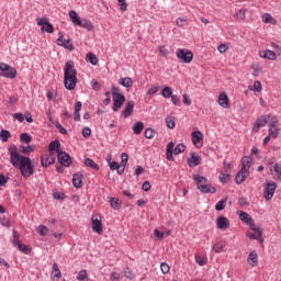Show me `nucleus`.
<instances>
[{
	"instance_id": "obj_1",
	"label": "nucleus",
	"mask_w": 281,
	"mask_h": 281,
	"mask_svg": "<svg viewBox=\"0 0 281 281\" xmlns=\"http://www.w3.org/2000/svg\"><path fill=\"white\" fill-rule=\"evenodd\" d=\"M10 153V162L14 168H19L22 177L24 179H30L34 175V166L32 165V159L27 156L19 154V147L15 145L8 148Z\"/></svg>"
},
{
	"instance_id": "obj_2",
	"label": "nucleus",
	"mask_w": 281,
	"mask_h": 281,
	"mask_svg": "<svg viewBox=\"0 0 281 281\" xmlns=\"http://www.w3.org/2000/svg\"><path fill=\"white\" fill-rule=\"evenodd\" d=\"M64 85L68 91H74L78 85V70L74 68V61L68 60L64 67Z\"/></svg>"
},
{
	"instance_id": "obj_3",
	"label": "nucleus",
	"mask_w": 281,
	"mask_h": 281,
	"mask_svg": "<svg viewBox=\"0 0 281 281\" xmlns=\"http://www.w3.org/2000/svg\"><path fill=\"white\" fill-rule=\"evenodd\" d=\"M193 181L202 194H216V188L210 184V181L205 178V176L194 175Z\"/></svg>"
},
{
	"instance_id": "obj_4",
	"label": "nucleus",
	"mask_w": 281,
	"mask_h": 281,
	"mask_svg": "<svg viewBox=\"0 0 281 281\" xmlns=\"http://www.w3.org/2000/svg\"><path fill=\"white\" fill-rule=\"evenodd\" d=\"M112 98H113V102H114L112 110L115 113H117V111H120V109H122L124 102H126V97L122 92H120V88L113 86L112 87Z\"/></svg>"
},
{
	"instance_id": "obj_5",
	"label": "nucleus",
	"mask_w": 281,
	"mask_h": 281,
	"mask_svg": "<svg viewBox=\"0 0 281 281\" xmlns=\"http://www.w3.org/2000/svg\"><path fill=\"white\" fill-rule=\"evenodd\" d=\"M16 68L5 64H0V77L1 78H9L10 80H14L16 78Z\"/></svg>"
},
{
	"instance_id": "obj_6",
	"label": "nucleus",
	"mask_w": 281,
	"mask_h": 281,
	"mask_svg": "<svg viewBox=\"0 0 281 281\" xmlns=\"http://www.w3.org/2000/svg\"><path fill=\"white\" fill-rule=\"evenodd\" d=\"M176 56L180 63H192V59L194 58V54H192L191 50L183 49V48H178L176 50Z\"/></svg>"
},
{
	"instance_id": "obj_7",
	"label": "nucleus",
	"mask_w": 281,
	"mask_h": 281,
	"mask_svg": "<svg viewBox=\"0 0 281 281\" xmlns=\"http://www.w3.org/2000/svg\"><path fill=\"white\" fill-rule=\"evenodd\" d=\"M276 190H278V183L273 181H267L265 191H263V196L266 201H271L273 199V194H276Z\"/></svg>"
},
{
	"instance_id": "obj_8",
	"label": "nucleus",
	"mask_w": 281,
	"mask_h": 281,
	"mask_svg": "<svg viewBox=\"0 0 281 281\" xmlns=\"http://www.w3.org/2000/svg\"><path fill=\"white\" fill-rule=\"evenodd\" d=\"M14 247H18L22 254H30L32 250L30 249V246H25L23 241L19 240V232L16 229H13V240H12Z\"/></svg>"
},
{
	"instance_id": "obj_9",
	"label": "nucleus",
	"mask_w": 281,
	"mask_h": 281,
	"mask_svg": "<svg viewBox=\"0 0 281 281\" xmlns=\"http://www.w3.org/2000/svg\"><path fill=\"white\" fill-rule=\"evenodd\" d=\"M36 23L42 27V32H47V34H54V25L49 23V20H47V18H37Z\"/></svg>"
},
{
	"instance_id": "obj_10",
	"label": "nucleus",
	"mask_w": 281,
	"mask_h": 281,
	"mask_svg": "<svg viewBox=\"0 0 281 281\" xmlns=\"http://www.w3.org/2000/svg\"><path fill=\"white\" fill-rule=\"evenodd\" d=\"M57 160L59 161L60 166H64L65 168H69V166H71V156H69L67 151H59L57 154Z\"/></svg>"
},
{
	"instance_id": "obj_11",
	"label": "nucleus",
	"mask_w": 281,
	"mask_h": 281,
	"mask_svg": "<svg viewBox=\"0 0 281 281\" xmlns=\"http://www.w3.org/2000/svg\"><path fill=\"white\" fill-rule=\"evenodd\" d=\"M92 229L95 234H102L104 229L102 228V217L100 215H93L92 218Z\"/></svg>"
},
{
	"instance_id": "obj_12",
	"label": "nucleus",
	"mask_w": 281,
	"mask_h": 281,
	"mask_svg": "<svg viewBox=\"0 0 281 281\" xmlns=\"http://www.w3.org/2000/svg\"><path fill=\"white\" fill-rule=\"evenodd\" d=\"M269 117H271V115H261L259 119H257L256 123L254 124L252 131L255 133H258V131H260L262 126H267Z\"/></svg>"
},
{
	"instance_id": "obj_13",
	"label": "nucleus",
	"mask_w": 281,
	"mask_h": 281,
	"mask_svg": "<svg viewBox=\"0 0 281 281\" xmlns=\"http://www.w3.org/2000/svg\"><path fill=\"white\" fill-rule=\"evenodd\" d=\"M192 143L196 148H203V133L195 131L191 133Z\"/></svg>"
},
{
	"instance_id": "obj_14",
	"label": "nucleus",
	"mask_w": 281,
	"mask_h": 281,
	"mask_svg": "<svg viewBox=\"0 0 281 281\" xmlns=\"http://www.w3.org/2000/svg\"><path fill=\"white\" fill-rule=\"evenodd\" d=\"M57 45L60 47H65V49H69V52H74V44L70 40H65L63 33H59V37L57 38Z\"/></svg>"
},
{
	"instance_id": "obj_15",
	"label": "nucleus",
	"mask_w": 281,
	"mask_h": 281,
	"mask_svg": "<svg viewBox=\"0 0 281 281\" xmlns=\"http://www.w3.org/2000/svg\"><path fill=\"white\" fill-rule=\"evenodd\" d=\"M189 168H196L201 165V156L195 153H191V157L187 159Z\"/></svg>"
},
{
	"instance_id": "obj_16",
	"label": "nucleus",
	"mask_w": 281,
	"mask_h": 281,
	"mask_svg": "<svg viewBox=\"0 0 281 281\" xmlns=\"http://www.w3.org/2000/svg\"><path fill=\"white\" fill-rule=\"evenodd\" d=\"M135 109V101H127L125 104V109L123 110V117H131L133 115V111Z\"/></svg>"
},
{
	"instance_id": "obj_17",
	"label": "nucleus",
	"mask_w": 281,
	"mask_h": 281,
	"mask_svg": "<svg viewBox=\"0 0 281 281\" xmlns=\"http://www.w3.org/2000/svg\"><path fill=\"white\" fill-rule=\"evenodd\" d=\"M216 225L218 227V229H228L229 228V220L223 215L217 217V222Z\"/></svg>"
},
{
	"instance_id": "obj_18",
	"label": "nucleus",
	"mask_w": 281,
	"mask_h": 281,
	"mask_svg": "<svg viewBox=\"0 0 281 281\" xmlns=\"http://www.w3.org/2000/svg\"><path fill=\"white\" fill-rule=\"evenodd\" d=\"M249 168H251V157L245 156L241 158V171L249 175Z\"/></svg>"
},
{
	"instance_id": "obj_19",
	"label": "nucleus",
	"mask_w": 281,
	"mask_h": 281,
	"mask_svg": "<svg viewBox=\"0 0 281 281\" xmlns=\"http://www.w3.org/2000/svg\"><path fill=\"white\" fill-rule=\"evenodd\" d=\"M217 102L223 109H229V98L227 97V93L221 92Z\"/></svg>"
},
{
	"instance_id": "obj_20",
	"label": "nucleus",
	"mask_w": 281,
	"mask_h": 281,
	"mask_svg": "<svg viewBox=\"0 0 281 281\" xmlns=\"http://www.w3.org/2000/svg\"><path fill=\"white\" fill-rule=\"evenodd\" d=\"M108 161H109L110 170H116L117 175H124V168L122 167L121 164H119L117 161L111 162V158L108 159Z\"/></svg>"
},
{
	"instance_id": "obj_21",
	"label": "nucleus",
	"mask_w": 281,
	"mask_h": 281,
	"mask_svg": "<svg viewBox=\"0 0 281 281\" xmlns=\"http://www.w3.org/2000/svg\"><path fill=\"white\" fill-rule=\"evenodd\" d=\"M82 179H83V176L82 173H75L72 176V186L74 188H77V189H80L82 188Z\"/></svg>"
},
{
	"instance_id": "obj_22",
	"label": "nucleus",
	"mask_w": 281,
	"mask_h": 281,
	"mask_svg": "<svg viewBox=\"0 0 281 281\" xmlns=\"http://www.w3.org/2000/svg\"><path fill=\"white\" fill-rule=\"evenodd\" d=\"M260 58H267L268 60H276L278 56L273 50H262L259 53Z\"/></svg>"
},
{
	"instance_id": "obj_23",
	"label": "nucleus",
	"mask_w": 281,
	"mask_h": 281,
	"mask_svg": "<svg viewBox=\"0 0 281 281\" xmlns=\"http://www.w3.org/2000/svg\"><path fill=\"white\" fill-rule=\"evenodd\" d=\"M54 164H56V158L49 157V156H47V154L42 156V166L44 168H47V167H49V166H52Z\"/></svg>"
},
{
	"instance_id": "obj_24",
	"label": "nucleus",
	"mask_w": 281,
	"mask_h": 281,
	"mask_svg": "<svg viewBox=\"0 0 281 281\" xmlns=\"http://www.w3.org/2000/svg\"><path fill=\"white\" fill-rule=\"evenodd\" d=\"M247 177H249V175L240 169L235 176V183H237V186L245 183V179H247Z\"/></svg>"
},
{
	"instance_id": "obj_25",
	"label": "nucleus",
	"mask_w": 281,
	"mask_h": 281,
	"mask_svg": "<svg viewBox=\"0 0 281 281\" xmlns=\"http://www.w3.org/2000/svg\"><path fill=\"white\" fill-rule=\"evenodd\" d=\"M48 150H49V153L55 150L57 153V155L60 151H63V149H60V140H53V142H50L49 145H48Z\"/></svg>"
},
{
	"instance_id": "obj_26",
	"label": "nucleus",
	"mask_w": 281,
	"mask_h": 281,
	"mask_svg": "<svg viewBox=\"0 0 281 281\" xmlns=\"http://www.w3.org/2000/svg\"><path fill=\"white\" fill-rule=\"evenodd\" d=\"M57 279L63 278V273L60 272V269L58 268V263H53V271H52V280L55 281Z\"/></svg>"
},
{
	"instance_id": "obj_27",
	"label": "nucleus",
	"mask_w": 281,
	"mask_h": 281,
	"mask_svg": "<svg viewBox=\"0 0 281 281\" xmlns=\"http://www.w3.org/2000/svg\"><path fill=\"white\" fill-rule=\"evenodd\" d=\"M239 218L247 225H251V223H254V218H251V215L243 211L239 212Z\"/></svg>"
},
{
	"instance_id": "obj_28",
	"label": "nucleus",
	"mask_w": 281,
	"mask_h": 281,
	"mask_svg": "<svg viewBox=\"0 0 281 281\" xmlns=\"http://www.w3.org/2000/svg\"><path fill=\"white\" fill-rule=\"evenodd\" d=\"M119 85H122V87H125L126 89H131V87H133V79L131 77L121 78Z\"/></svg>"
},
{
	"instance_id": "obj_29",
	"label": "nucleus",
	"mask_w": 281,
	"mask_h": 281,
	"mask_svg": "<svg viewBox=\"0 0 281 281\" xmlns=\"http://www.w3.org/2000/svg\"><path fill=\"white\" fill-rule=\"evenodd\" d=\"M135 135H142V131H144V122L138 121L132 127Z\"/></svg>"
},
{
	"instance_id": "obj_30",
	"label": "nucleus",
	"mask_w": 281,
	"mask_h": 281,
	"mask_svg": "<svg viewBox=\"0 0 281 281\" xmlns=\"http://www.w3.org/2000/svg\"><path fill=\"white\" fill-rule=\"evenodd\" d=\"M247 236L251 238V240H260V243H265V238H262V231L258 229L256 233H250Z\"/></svg>"
},
{
	"instance_id": "obj_31",
	"label": "nucleus",
	"mask_w": 281,
	"mask_h": 281,
	"mask_svg": "<svg viewBox=\"0 0 281 281\" xmlns=\"http://www.w3.org/2000/svg\"><path fill=\"white\" fill-rule=\"evenodd\" d=\"M85 166H87V168H92V170H100V165L95 164L91 158L85 159Z\"/></svg>"
},
{
	"instance_id": "obj_32",
	"label": "nucleus",
	"mask_w": 281,
	"mask_h": 281,
	"mask_svg": "<svg viewBox=\"0 0 281 281\" xmlns=\"http://www.w3.org/2000/svg\"><path fill=\"white\" fill-rule=\"evenodd\" d=\"M19 150H20V153H23V155H29V153H34L35 146H33V145H29V146L20 145Z\"/></svg>"
},
{
	"instance_id": "obj_33",
	"label": "nucleus",
	"mask_w": 281,
	"mask_h": 281,
	"mask_svg": "<svg viewBox=\"0 0 281 281\" xmlns=\"http://www.w3.org/2000/svg\"><path fill=\"white\" fill-rule=\"evenodd\" d=\"M270 172H274L277 179L281 181V165L274 164L272 167H270Z\"/></svg>"
},
{
	"instance_id": "obj_34",
	"label": "nucleus",
	"mask_w": 281,
	"mask_h": 281,
	"mask_svg": "<svg viewBox=\"0 0 281 281\" xmlns=\"http://www.w3.org/2000/svg\"><path fill=\"white\" fill-rule=\"evenodd\" d=\"M69 19L71 20V22L75 24V25H79L80 24V16H78V13H76V11L74 10H70L69 11Z\"/></svg>"
},
{
	"instance_id": "obj_35",
	"label": "nucleus",
	"mask_w": 281,
	"mask_h": 281,
	"mask_svg": "<svg viewBox=\"0 0 281 281\" xmlns=\"http://www.w3.org/2000/svg\"><path fill=\"white\" fill-rule=\"evenodd\" d=\"M78 26L85 27V30H88V32L93 30V24L89 20H80V24H78Z\"/></svg>"
},
{
	"instance_id": "obj_36",
	"label": "nucleus",
	"mask_w": 281,
	"mask_h": 281,
	"mask_svg": "<svg viewBox=\"0 0 281 281\" xmlns=\"http://www.w3.org/2000/svg\"><path fill=\"white\" fill-rule=\"evenodd\" d=\"M248 262L251 265V267H256L258 265V254L256 251L248 255Z\"/></svg>"
},
{
	"instance_id": "obj_37",
	"label": "nucleus",
	"mask_w": 281,
	"mask_h": 281,
	"mask_svg": "<svg viewBox=\"0 0 281 281\" xmlns=\"http://www.w3.org/2000/svg\"><path fill=\"white\" fill-rule=\"evenodd\" d=\"M110 205L113 210H121L122 209V202H120V199H117V198H111L110 199Z\"/></svg>"
},
{
	"instance_id": "obj_38",
	"label": "nucleus",
	"mask_w": 281,
	"mask_h": 281,
	"mask_svg": "<svg viewBox=\"0 0 281 281\" xmlns=\"http://www.w3.org/2000/svg\"><path fill=\"white\" fill-rule=\"evenodd\" d=\"M87 63H90L91 65H98V56L93 53H88L86 55Z\"/></svg>"
},
{
	"instance_id": "obj_39",
	"label": "nucleus",
	"mask_w": 281,
	"mask_h": 281,
	"mask_svg": "<svg viewBox=\"0 0 281 281\" xmlns=\"http://www.w3.org/2000/svg\"><path fill=\"white\" fill-rule=\"evenodd\" d=\"M227 206V198H225L224 200L218 201L215 204V210L216 212H223V210Z\"/></svg>"
},
{
	"instance_id": "obj_40",
	"label": "nucleus",
	"mask_w": 281,
	"mask_h": 281,
	"mask_svg": "<svg viewBox=\"0 0 281 281\" xmlns=\"http://www.w3.org/2000/svg\"><path fill=\"white\" fill-rule=\"evenodd\" d=\"M195 262L200 267H205L207 265V258L202 257L201 255H195Z\"/></svg>"
},
{
	"instance_id": "obj_41",
	"label": "nucleus",
	"mask_w": 281,
	"mask_h": 281,
	"mask_svg": "<svg viewBox=\"0 0 281 281\" xmlns=\"http://www.w3.org/2000/svg\"><path fill=\"white\" fill-rule=\"evenodd\" d=\"M262 21L263 23H271V25H276L277 23L276 19H273V16H271L269 13H265L262 15Z\"/></svg>"
},
{
	"instance_id": "obj_42",
	"label": "nucleus",
	"mask_w": 281,
	"mask_h": 281,
	"mask_svg": "<svg viewBox=\"0 0 281 281\" xmlns=\"http://www.w3.org/2000/svg\"><path fill=\"white\" fill-rule=\"evenodd\" d=\"M9 137H12V134H10V131H8V130H1L0 131V139H1V142H8Z\"/></svg>"
},
{
	"instance_id": "obj_43",
	"label": "nucleus",
	"mask_w": 281,
	"mask_h": 281,
	"mask_svg": "<svg viewBox=\"0 0 281 281\" xmlns=\"http://www.w3.org/2000/svg\"><path fill=\"white\" fill-rule=\"evenodd\" d=\"M20 142H22V144H30L32 142V136L27 133H22L20 135Z\"/></svg>"
},
{
	"instance_id": "obj_44",
	"label": "nucleus",
	"mask_w": 281,
	"mask_h": 281,
	"mask_svg": "<svg viewBox=\"0 0 281 281\" xmlns=\"http://www.w3.org/2000/svg\"><path fill=\"white\" fill-rule=\"evenodd\" d=\"M162 98H172V88L170 87H165L161 91Z\"/></svg>"
},
{
	"instance_id": "obj_45",
	"label": "nucleus",
	"mask_w": 281,
	"mask_h": 281,
	"mask_svg": "<svg viewBox=\"0 0 281 281\" xmlns=\"http://www.w3.org/2000/svg\"><path fill=\"white\" fill-rule=\"evenodd\" d=\"M181 153H186V145L180 143L175 147L173 154L181 155Z\"/></svg>"
},
{
	"instance_id": "obj_46",
	"label": "nucleus",
	"mask_w": 281,
	"mask_h": 281,
	"mask_svg": "<svg viewBox=\"0 0 281 281\" xmlns=\"http://www.w3.org/2000/svg\"><path fill=\"white\" fill-rule=\"evenodd\" d=\"M121 166L124 168V170H126V164H128V154L123 153L121 155Z\"/></svg>"
},
{
	"instance_id": "obj_47",
	"label": "nucleus",
	"mask_w": 281,
	"mask_h": 281,
	"mask_svg": "<svg viewBox=\"0 0 281 281\" xmlns=\"http://www.w3.org/2000/svg\"><path fill=\"white\" fill-rule=\"evenodd\" d=\"M251 69H254V76H260V74H262V67H260V64H254L251 66Z\"/></svg>"
},
{
	"instance_id": "obj_48",
	"label": "nucleus",
	"mask_w": 281,
	"mask_h": 281,
	"mask_svg": "<svg viewBox=\"0 0 281 281\" xmlns=\"http://www.w3.org/2000/svg\"><path fill=\"white\" fill-rule=\"evenodd\" d=\"M268 133L270 137H273V139H278V135H280V128H269Z\"/></svg>"
},
{
	"instance_id": "obj_49",
	"label": "nucleus",
	"mask_w": 281,
	"mask_h": 281,
	"mask_svg": "<svg viewBox=\"0 0 281 281\" xmlns=\"http://www.w3.org/2000/svg\"><path fill=\"white\" fill-rule=\"evenodd\" d=\"M155 130L148 127L145 130V137L146 139H153V137H155Z\"/></svg>"
},
{
	"instance_id": "obj_50",
	"label": "nucleus",
	"mask_w": 281,
	"mask_h": 281,
	"mask_svg": "<svg viewBox=\"0 0 281 281\" xmlns=\"http://www.w3.org/2000/svg\"><path fill=\"white\" fill-rule=\"evenodd\" d=\"M279 122L280 121L278 120V116H272L269 123V128H272V130L278 128Z\"/></svg>"
},
{
	"instance_id": "obj_51",
	"label": "nucleus",
	"mask_w": 281,
	"mask_h": 281,
	"mask_svg": "<svg viewBox=\"0 0 281 281\" xmlns=\"http://www.w3.org/2000/svg\"><path fill=\"white\" fill-rule=\"evenodd\" d=\"M47 232H49V228H47V226L45 225H41L37 228V233L40 234V236H47Z\"/></svg>"
},
{
	"instance_id": "obj_52",
	"label": "nucleus",
	"mask_w": 281,
	"mask_h": 281,
	"mask_svg": "<svg viewBox=\"0 0 281 281\" xmlns=\"http://www.w3.org/2000/svg\"><path fill=\"white\" fill-rule=\"evenodd\" d=\"M166 124H167V128H175V126H176L175 117L173 116H168L166 119Z\"/></svg>"
},
{
	"instance_id": "obj_53",
	"label": "nucleus",
	"mask_w": 281,
	"mask_h": 281,
	"mask_svg": "<svg viewBox=\"0 0 281 281\" xmlns=\"http://www.w3.org/2000/svg\"><path fill=\"white\" fill-rule=\"evenodd\" d=\"M124 276L125 278H127L128 280H134L135 278V273H133V270L130 268H125L124 270Z\"/></svg>"
},
{
	"instance_id": "obj_54",
	"label": "nucleus",
	"mask_w": 281,
	"mask_h": 281,
	"mask_svg": "<svg viewBox=\"0 0 281 281\" xmlns=\"http://www.w3.org/2000/svg\"><path fill=\"white\" fill-rule=\"evenodd\" d=\"M77 280H79V281H89L87 279V270L83 269V270L79 271V273L77 276Z\"/></svg>"
},
{
	"instance_id": "obj_55",
	"label": "nucleus",
	"mask_w": 281,
	"mask_h": 281,
	"mask_svg": "<svg viewBox=\"0 0 281 281\" xmlns=\"http://www.w3.org/2000/svg\"><path fill=\"white\" fill-rule=\"evenodd\" d=\"M229 173L227 172H221L220 175V181L221 183H227V181H229Z\"/></svg>"
},
{
	"instance_id": "obj_56",
	"label": "nucleus",
	"mask_w": 281,
	"mask_h": 281,
	"mask_svg": "<svg viewBox=\"0 0 281 281\" xmlns=\"http://www.w3.org/2000/svg\"><path fill=\"white\" fill-rule=\"evenodd\" d=\"M119 1V7L121 12H126L128 4L126 3V0H117Z\"/></svg>"
},
{
	"instance_id": "obj_57",
	"label": "nucleus",
	"mask_w": 281,
	"mask_h": 281,
	"mask_svg": "<svg viewBox=\"0 0 281 281\" xmlns=\"http://www.w3.org/2000/svg\"><path fill=\"white\" fill-rule=\"evenodd\" d=\"M91 87L94 91H100V89H102V85H100L95 79L91 81Z\"/></svg>"
},
{
	"instance_id": "obj_58",
	"label": "nucleus",
	"mask_w": 281,
	"mask_h": 281,
	"mask_svg": "<svg viewBox=\"0 0 281 281\" xmlns=\"http://www.w3.org/2000/svg\"><path fill=\"white\" fill-rule=\"evenodd\" d=\"M160 271L162 272V273H169V271H170V266H168V263H166V262H162L161 265H160Z\"/></svg>"
},
{
	"instance_id": "obj_59",
	"label": "nucleus",
	"mask_w": 281,
	"mask_h": 281,
	"mask_svg": "<svg viewBox=\"0 0 281 281\" xmlns=\"http://www.w3.org/2000/svg\"><path fill=\"white\" fill-rule=\"evenodd\" d=\"M171 102H172V104H175V106H181V100H180L179 97L176 95V94H173V95L171 97Z\"/></svg>"
},
{
	"instance_id": "obj_60",
	"label": "nucleus",
	"mask_w": 281,
	"mask_h": 281,
	"mask_svg": "<svg viewBox=\"0 0 281 281\" xmlns=\"http://www.w3.org/2000/svg\"><path fill=\"white\" fill-rule=\"evenodd\" d=\"M213 249H214L215 254H221L223 251V244L213 245Z\"/></svg>"
},
{
	"instance_id": "obj_61",
	"label": "nucleus",
	"mask_w": 281,
	"mask_h": 281,
	"mask_svg": "<svg viewBox=\"0 0 281 281\" xmlns=\"http://www.w3.org/2000/svg\"><path fill=\"white\" fill-rule=\"evenodd\" d=\"M238 203H239V205H244L245 207H249V201H247V198H239Z\"/></svg>"
},
{
	"instance_id": "obj_62",
	"label": "nucleus",
	"mask_w": 281,
	"mask_h": 281,
	"mask_svg": "<svg viewBox=\"0 0 281 281\" xmlns=\"http://www.w3.org/2000/svg\"><path fill=\"white\" fill-rule=\"evenodd\" d=\"M82 135L83 137H91V128L90 127H83L82 128Z\"/></svg>"
},
{
	"instance_id": "obj_63",
	"label": "nucleus",
	"mask_w": 281,
	"mask_h": 281,
	"mask_svg": "<svg viewBox=\"0 0 281 281\" xmlns=\"http://www.w3.org/2000/svg\"><path fill=\"white\" fill-rule=\"evenodd\" d=\"M246 12H247V10L240 9V10L236 13V16L243 21V19H245V13H246Z\"/></svg>"
},
{
	"instance_id": "obj_64",
	"label": "nucleus",
	"mask_w": 281,
	"mask_h": 281,
	"mask_svg": "<svg viewBox=\"0 0 281 281\" xmlns=\"http://www.w3.org/2000/svg\"><path fill=\"white\" fill-rule=\"evenodd\" d=\"M110 280L120 281V272H112L110 276Z\"/></svg>"
}]
</instances>
